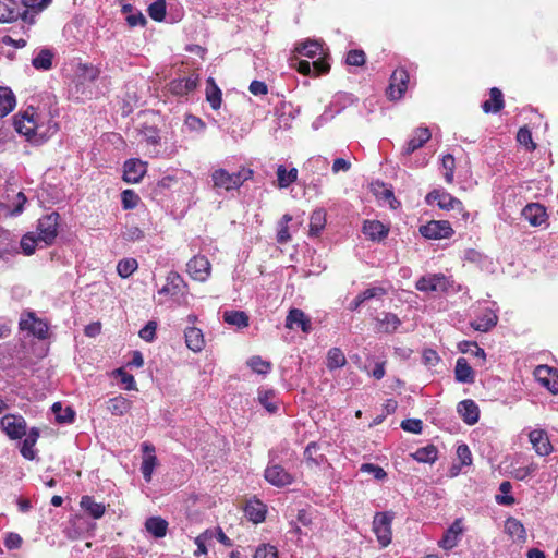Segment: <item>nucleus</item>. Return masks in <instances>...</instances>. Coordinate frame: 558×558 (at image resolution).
<instances>
[{
    "instance_id": "6e6552de",
    "label": "nucleus",
    "mask_w": 558,
    "mask_h": 558,
    "mask_svg": "<svg viewBox=\"0 0 558 558\" xmlns=\"http://www.w3.org/2000/svg\"><path fill=\"white\" fill-rule=\"evenodd\" d=\"M0 428L10 439H21L26 435L27 425L22 415L5 414L0 418Z\"/></svg>"
},
{
    "instance_id": "338daca9",
    "label": "nucleus",
    "mask_w": 558,
    "mask_h": 558,
    "mask_svg": "<svg viewBox=\"0 0 558 558\" xmlns=\"http://www.w3.org/2000/svg\"><path fill=\"white\" fill-rule=\"evenodd\" d=\"M142 134L144 135L147 144L149 145L156 146L160 143L159 131L156 128L144 126L142 130Z\"/></svg>"
},
{
    "instance_id": "7ed1b4c3",
    "label": "nucleus",
    "mask_w": 558,
    "mask_h": 558,
    "mask_svg": "<svg viewBox=\"0 0 558 558\" xmlns=\"http://www.w3.org/2000/svg\"><path fill=\"white\" fill-rule=\"evenodd\" d=\"M19 327L22 331H27L40 340H45L49 336V325L46 320L36 316L35 312L25 311L21 314Z\"/></svg>"
},
{
    "instance_id": "0e129e2a",
    "label": "nucleus",
    "mask_w": 558,
    "mask_h": 558,
    "mask_svg": "<svg viewBox=\"0 0 558 558\" xmlns=\"http://www.w3.org/2000/svg\"><path fill=\"white\" fill-rule=\"evenodd\" d=\"M400 426L403 430L413 434H421L423 429V423L420 418L403 420Z\"/></svg>"
},
{
    "instance_id": "393cba45",
    "label": "nucleus",
    "mask_w": 558,
    "mask_h": 558,
    "mask_svg": "<svg viewBox=\"0 0 558 558\" xmlns=\"http://www.w3.org/2000/svg\"><path fill=\"white\" fill-rule=\"evenodd\" d=\"M522 215L533 227L541 226L547 217L545 207L537 203L527 204Z\"/></svg>"
},
{
    "instance_id": "49530a36",
    "label": "nucleus",
    "mask_w": 558,
    "mask_h": 558,
    "mask_svg": "<svg viewBox=\"0 0 558 558\" xmlns=\"http://www.w3.org/2000/svg\"><path fill=\"white\" fill-rule=\"evenodd\" d=\"M51 410L59 423H72L74 421L75 412L70 407L63 409L60 402H56L52 404Z\"/></svg>"
},
{
    "instance_id": "79ce46f5",
    "label": "nucleus",
    "mask_w": 558,
    "mask_h": 558,
    "mask_svg": "<svg viewBox=\"0 0 558 558\" xmlns=\"http://www.w3.org/2000/svg\"><path fill=\"white\" fill-rule=\"evenodd\" d=\"M326 225V211L324 209H316L312 213L310 218V234L318 235Z\"/></svg>"
},
{
    "instance_id": "f3484780",
    "label": "nucleus",
    "mask_w": 558,
    "mask_h": 558,
    "mask_svg": "<svg viewBox=\"0 0 558 558\" xmlns=\"http://www.w3.org/2000/svg\"><path fill=\"white\" fill-rule=\"evenodd\" d=\"M185 288L186 283L181 275L177 271H170L166 277V284L158 291V293L174 298L183 295Z\"/></svg>"
},
{
    "instance_id": "20e7f679",
    "label": "nucleus",
    "mask_w": 558,
    "mask_h": 558,
    "mask_svg": "<svg viewBox=\"0 0 558 558\" xmlns=\"http://www.w3.org/2000/svg\"><path fill=\"white\" fill-rule=\"evenodd\" d=\"M59 220L60 215L56 211L45 215L38 219L37 235L38 240L44 242L45 245L49 246L53 244L58 235Z\"/></svg>"
},
{
    "instance_id": "8fccbe9b",
    "label": "nucleus",
    "mask_w": 558,
    "mask_h": 558,
    "mask_svg": "<svg viewBox=\"0 0 558 558\" xmlns=\"http://www.w3.org/2000/svg\"><path fill=\"white\" fill-rule=\"evenodd\" d=\"M138 267L135 258H124L117 265L118 275L122 278H129Z\"/></svg>"
},
{
    "instance_id": "9d476101",
    "label": "nucleus",
    "mask_w": 558,
    "mask_h": 558,
    "mask_svg": "<svg viewBox=\"0 0 558 558\" xmlns=\"http://www.w3.org/2000/svg\"><path fill=\"white\" fill-rule=\"evenodd\" d=\"M264 477L276 487L288 486L294 481L293 475L278 463H270L264 471Z\"/></svg>"
},
{
    "instance_id": "5701e85b",
    "label": "nucleus",
    "mask_w": 558,
    "mask_h": 558,
    "mask_svg": "<svg viewBox=\"0 0 558 558\" xmlns=\"http://www.w3.org/2000/svg\"><path fill=\"white\" fill-rule=\"evenodd\" d=\"M184 338L186 347L195 353L201 352L205 348L206 342L204 333L202 329L195 326H189L185 328Z\"/></svg>"
},
{
    "instance_id": "13d9d810",
    "label": "nucleus",
    "mask_w": 558,
    "mask_h": 558,
    "mask_svg": "<svg viewBox=\"0 0 558 558\" xmlns=\"http://www.w3.org/2000/svg\"><path fill=\"white\" fill-rule=\"evenodd\" d=\"M140 201V196L133 190H124L121 193V203L125 210L135 208Z\"/></svg>"
},
{
    "instance_id": "3c124183",
    "label": "nucleus",
    "mask_w": 558,
    "mask_h": 558,
    "mask_svg": "<svg viewBox=\"0 0 558 558\" xmlns=\"http://www.w3.org/2000/svg\"><path fill=\"white\" fill-rule=\"evenodd\" d=\"M442 168L445 170L444 178L447 184L453 183L454 178V169H456V160L451 154H447L442 157L441 160Z\"/></svg>"
},
{
    "instance_id": "bb28decb",
    "label": "nucleus",
    "mask_w": 558,
    "mask_h": 558,
    "mask_svg": "<svg viewBox=\"0 0 558 558\" xmlns=\"http://www.w3.org/2000/svg\"><path fill=\"white\" fill-rule=\"evenodd\" d=\"M363 233L372 241H381L388 235L389 228L378 220H366L363 225Z\"/></svg>"
},
{
    "instance_id": "0eeeda50",
    "label": "nucleus",
    "mask_w": 558,
    "mask_h": 558,
    "mask_svg": "<svg viewBox=\"0 0 558 558\" xmlns=\"http://www.w3.org/2000/svg\"><path fill=\"white\" fill-rule=\"evenodd\" d=\"M422 236L428 240L449 239L454 231L447 220H430L418 229Z\"/></svg>"
},
{
    "instance_id": "aec40b11",
    "label": "nucleus",
    "mask_w": 558,
    "mask_h": 558,
    "mask_svg": "<svg viewBox=\"0 0 558 558\" xmlns=\"http://www.w3.org/2000/svg\"><path fill=\"white\" fill-rule=\"evenodd\" d=\"M295 327L301 328L305 333L312 330L311 319L300 308H291L286 318V328L294 329Z\"/></svg>"
},
{
    "instance_id": "680f3d73",
    "label": "nucleus",
    "mask_w": 558,
    "mask_h": 558,
    "mask_svg": "<svg viewBox=\"0 0 558 558\" xmlns=\"http://www.w3.org/2000/svg\"><path fill=\"white\" fill-rule=\"evenodd\" d=\"M253 558H278V550L269 544H262L255 550Z\"/></svg>"
},
{
    "instance_id": "052dcab7",
    "label": "nucleus",
    "mask_w": 558,
    "mask_h": 558,
    "mask_svg": "<svg viewBox=\"0 0 558 558\" xmlns=\"http://www.w3.org/2000/svg\"><path fill=\"white\" fill-rule=\"evenodd\" d=\"M38 242H40L38 240V235L36 238L31 233L23 235L21 240V247L24 254L28 256L32 255L35 252Z\"/></svg>"
},
{
    "instance_id": "473e14b6",
    "label": "nucleus",
    "mask_w": 558,
    "mask_h": 558,
    "mask_svg": "<svg viewBox=\"0 0 558 558\" xmlns=\"http://www.w3.org/2000/svg\"><path fill=\"white\" fill-rule=\"evenodd\" d=\"M80 505L93 519H100L106 512V506L88 495L81 498Z\"/></svg>"
},
{
    "instance_id": "ddd939ff",
    "label": "nucleus",
    "mask_w": 558,
    "mask_h": 558,
    "mask_svg": "<svg viewBox=\"0 0 558 558\" xmlns=\"http://www.w3.org/2000/svg\"><path fill=\"white\" fill-rule=\"evenodd\" d=\"M415 288L422 292H445L448 289V281L445 275L434 274L420 278Z\"/></svg>"
},
{
    "instance_id": "423d86ee",
    "label": "nucleus",
    "mask_w": 558,
    "mask_h": 558,
    "mask_svg": "<svg viewBox=\"0 0 558 558\" xmlns=\"http://www.w3.org/2000/svg\"><path fill=\"white\" fill-rule=\"evenodd\" d=\"M19 17L29 25L34 24V14H29L28 10L21 11L16 0H0V23H11Z\"/></svg>"
},
{
    "instance_id": "09e8293b",
    "label": "nucleus",
    "mask_w": 558,
    "mask_h": 558,
    "mask_svg": "<svg viewBox=\"0 0 558 558\" xmlns=\"http://www.w3.org/2000/svg\"><path fill=\"white\" fill-rule=\"evenodd\" d=\"M148 15L156 22H162L167 13L166 0H156L147 9Z\"/></svg>"
},
{
    "instance_id": "603ef678",
    "label": "nucleus",
    "mask_w": 558,
    "mask_h": 558,
    "mask_svg": "<svg viewBox=\"0 0 558 558\" xmlns=\"http://www.w3.org/2000/svg\"><path fill=\"white\" fill-rule=\"evenodd\" d=\"M512 489V485L510 482L508 481H504L500 483L499 485V490L504 494V495H497L496 496V501L499 504V505H505V506H511L515 502V499L512 495H510V492Z\"/></svg>"
},
{
    "instance_id": "c9c22d12",
    "label": "nucleus",
    "mask_w": 558,
    "mask_h": 558,
    "mask_svg": "<svg viewBox=\"0 0 558 558\" xmlns=\"http://www.w3.org/2000/svg\"><path fill=\"white\" fill-rule=\"evenodd\" d=\"M107 403H108V405H107L108 411L112 415H118V416H121V415L125 414L126 412H129V410L131 409V405H132V402L123 396H117V397L110 398Z\"/></svg>"
},
{
    "instance_id": "f8f14e48",
    "label": "nucleus",
    "mask_w": 558,
    "mask_h": 558,
    "mask_svg": "<svg viewBox=\"0 0 558 558\" xmlns=\"http://www.w3.org/2000/svg\"><path fill=\"white\" fill-rule=\"evenodd\" d=\"M425 201L427 204H433L434 202H437V206L442 210H450L454 208L461 209V201L452 196L445 190L440 189H435L432 192H429L426 195Z\"/></svg>"
},
{
    "instance_id": "4c0bfd02",
    "label": "nucleus",
    "mask_w": 558,
    "mask_h": 558,
    "mask_svg": "<svg viewBox=\"0 0 558 558\" xmlns=\"http://www.w3.org/2000/svg\"><path fill=\"white\" fill-rule=\"evenodd\" d=\"M223 320L225 323L236 326L240 329L247 327L250 324V317L243 311H226L223 313Z\"/></svg>"
},
{
    "instance_id": "f03ea898",
    "label": "nucleus",
    "mask_w": 558,
    "mask_h": 558,
    "mask_svg": "<svg viewBox=\"0 0 558 558\" xmlns=\"http://www.w3.org/2000/svg\"><path fill=\"white\" fill-rule=\"evenodd\" d=\"M253 170L242 168L236 172L229 173L226 169L219 168L211 173L213 187L227 192L238 190L244 182L251 180Z\"/></svg>"
},
{
    "instance_id": "412c9836",
    "label": "nucleus",
    "mask_w": 558,
    "mask_h": 558,
    "mask_svg": "<svg viewBox=\"0 0 558 558\" xmlns=\"http://www.w3.org/2000/svg\"><path fill=\"white\" fill-rule=\"evenodd\" d=\"M463 527L461 519H457L449 526V529L444 533L441 539L438 542V545L446 549L450 550L458 545L459 536L462 534Z\"/></svg>"
},
{
    "instance_id": "39448f33",
    "label": "nucleus",
    "mask_w": 558,
    "mask_h": 558,
    "mask_svg": "<svg viewBox=\"0 0 558 558\" xmlns=\"http://www.w3.org/2000/svg\"><path fill=\"white\" fill-rule=\"evenodd\" d=\"M393 514L391 512H377L373 520V532L381 547H387L392 539Z\"/></svg>"
},
{
    "instance_id": "774afa93",
    "label": "nucleus",
    "mask_w": 558,
    "mask_h": 558,
    "mask_svg": "<svg viewBox=\"0 0 558 558\" xmlns=\"http://www.w3.org/2000/svg\"><path fill=\"white\" fill-rule=\"evenodd\" d=\"M144 236H145L144 231L140 227H136V226L128 227L123 233L124 240L130 241V242L141 241L144 239Z\"/></svg>"
},
{
    "instance_id": "dca6fc26",
    "label": "nucleus",
    "mask_w": 558,
    "mask_h": 558,
    "mask_svg": "<svg viewBox=\"0 0 558 558\" xmlns=\"http://www.w3.org/2000/svg\"><path fill=\"white\" fill-rule=\"evenodd\" d=\"M534 376L536 380L551 393H558V376L553 367L538 365L534 371Z\"/></svg>"
},
{
    "instance_id": "a19ab883",
    "label": "nucleus",
    "mask_w": 558,
    "mask_h": 558,
    "mask_svg": "<svg viewBox=\"0 0 558 558\" xmlns=\"http://www.w3.org/2000/svg\"><path fill=\"white\" fill-rule=\"evenodd\" d=\"M222 93L213 78L207 81L206 99L214 110H218L222 101Z\"/></svg>"
},
{
    "instance_id": "2eb2a0df",
    "label": "nucleus",
    "mask_w": 558,
    "mask_h": 558,
    "mask_svg": "<svg viewBox=\"0 0 558 558\" xmlns=\"http://www.w3.org/2000/svg\"><path fill=\"white\" fill-rule=\"evenodd\" d=\"M142 451L144 458L141 464V472L146 482H150L155 468L158 464V459L155 454V446L148 441L142 444Z\"/></svg>"
},
{
    "instance_id": "b1692460",
    "label": "nucleus",
    "mask_w": 558,
    "mask_h": 558,
    "mask_svg": "<svg viewBox=\"0 0 558 558\" xmlns=\"http://www.w3.org/2000/svg\"><path fill=\"white\" fill-rule=\"evenodd\" d=\"M383 317H377L375 330L377 332L393 333L402 324L401 319L393 313L386 312Z\"/></svg>"
},
{
    "instance_id": "864d4df0",
    "label": "nucleus",
    "mask_w": 558,
    "mask_h": 558,
    "mask_svg": "<svg viewBox=\"0 0 558 558\" xmlns=\"http://www.w3.org/2000/svg\"><path fill=\"white\" fill-rule=\"evenodd\" d=\"M258 400L260 404L269 412L276 413L278 411V402L275 399V392L271 390H267L264 392H259Z\"/></svg>"
},
{
    "instance_id": "a18cd8bd",
    "label": "nucleus",
    "mask_w": 558,
    "mask_h": 558,
    "mask_svg": "<svg viewBox=\"0 0 558 558\" xmlns=\"http://www.w3.org/2000/svg\"><path fill=\"white\" fill-rule=\"evenodd\" d=\"M53 53L48 49H43L32 60V64L37 70H50L52 68Z\"/></svg>"
},
{
    "instance_id": "c03bdc74",
    "label": "nucleus",
    "mask_w": 558,
    "mask_h": 558,
    "mask_svg": "<svg viewBox=\"0 0 558 558\" xmlns=\"http://www.w3.org/2000/svg\"><path fill=\"white\" fill-rule=\"evenodd\" d=\"M215 534L211 530H206L203 533H201L194 541L195 545L197 546L196 550L194 551L195 557H199L202 555H207V544H210L213 541Z\"/></svg>"
},
{
    "instance_id": "37998d69",
    "label": "nucleus",
    "mask_w": 558,
    "mask_h": 558,
    "mask_svg": "<svg viewBox=\"0 0 558 558\" xmlns=\"http://www.w3.org/2000/svg\"><path fill=\"white\" fill-rule=\"evenodd\" d=\"M347 364L344 353L339 348H331L327 353V368L330 371L343 367Z\"/></svg>"
},
{
    "instance_id": "6e6d98bb",
    "label": "nucleus",
    "mask_w": 558,
    "mask_h": 558,
    "mask_svg": "<svg viewBox=\"0 0 558 558\" xmlns=\"http://www.w3.org/2000/svg\"><path fill=\"white\" fill-rule=\"evenodd\" d=\"M318 451L319 446L315 441H312L306 446L304 457L308 462L319 465L324 460V456L318 453Z\"/></svg>"
},
{
    "instance_id": "4468645a",
    "label": "nucleus",
    "mask_w": 558,
    "mask_h": 558,
    "mask_svg": "<svg viewBox=\"0 0 558 558\" xmlns=\"http://www.w3.org/2000/svg\"><path fill=\"white\" fill-rule=\"evenodd\" d=\"M147 171V163L137 158L129 159L123 166V180L126 183H138Z\"/></svg>"
},
{
    "instance_id": "69168bd1",
    "label": "nucleus",
    "mask_w": 558,
    "mask_h": 558,
    "mask_svg": "<svg viewBox=\"0 0 558 558\" xmlns=\"http://www.w3.org/2000/svg\"><path fill=\"white\" fill-rule=\"evenodd\" d=\"M157 329V323L154 320L148 322L138 332L140 337L147 341L151 342L155 339Z\"/></svg>"
},
{
    "instance_id": "ea45409f",
    "label": "nucleus",
    "mask_w": 558,
    "mask_h": 558,
    "mask_svg": "<svg viewBox=\"0 0 558 558\" xmlns=\"http://www.w3.org/2000/svg\"><path fill=\"white\" fill-rule=\"evenodd\" d=\"M414 460L422 463H434L438 457V450L436 446L428 445L426 447L418 448L411 454Z\"/></svg>"
},
{
    "instance_id": "bf43d9fd",
    "label": "nucleus",
    "mask_w": 558,
    "mask_h": 558,
    "mask_svg": "<svg viewBox=\"0 0 558 558\" xmlns=\"http://www.w3.org/2000/svg\"><path fill=\"white\" fill-rule=\"evenodd\" d=\"M366 62V54L361 49H352L348 51L345 63L352 66H362Z\"/></svg>"
},
{
    "instance_id": "c756f323",
    "label": "nucleus",
    "mask_w": 558,
    "mask_h": 558,
    "mask_svg": "<svg viewBox=\"0 0 558 558\" xmlns=\"http://www.w3.org/2000/svg\"><path fill=\"white\" fill-rule=\"evenodd\" d=\"M506 533L515 542L524 543L526 541V531L522 522L513 517L505 521Z\"/></svg>"
},
{
    "instance_id": "c85d7f7f",
    "label": "nucleus",
    "mask_w": 558,
    "mask_h": 558,
    "mask_svg": "<svg viewBox=\"0 0 558 558\" xmlns=\"http://www.w3.org/2000/svg\"><path fill=\"white\" fill-rule=\"evenodd\" d=\"M498 316L492 311L486 310L475 320L471 322V327L481 332H487L497 325Z\"/></svg>"
},
{
    "instance_id": "de8ad7c7",
    "label": "nucleus",
    "mask_w": 558,
    "mask_h": 558,
    "mask_svg": "<svg viewBox=\"0 0 558 558\" xmlns=\"http://www.w3.org/2000/svg\"><path fill=\"white\" fill-rule=\"evenodd\" d=\"M295 50L304 57L314 58L322 51V45L316 40H307L300 44Z\"/></svg>"
},
{
    "instance_id": "2f4dec72",
    "label": "nucleus",
    "mask_w": 558,
    "mask_h": 558,
    "mask_svg": "<svg viewBox=\"0 0 558 558\" xmlns=\"http://www.w3.org/2000/svg\"><path fill=\"white\" fill-rule=\"evenodd\" d=\"M244 511L248 520L257 524L265 520L267 508L262 501L252 500L246 504Z\"/></svg>"
},
{
    "instance_id": "f704fd0d",
    "label": "nucleus",
    "mask_w": 558,
    "mask_h": 558,
    "mask_svg": "<svg viewBox=\"0 0 558 558\" xmlns=\"http://www.w3.org/2000/svg\"><path fill=\"white\" fill-rule=\"evenodd\" d=\"M145 529L157 538L165 537L168 530V522L161 517H150L145 522Z\"/></svg>"
},
{
    "instance_id": "72a5a7b5",
    "label": "nucleus",
    "mask_w": 558,
    "mask_h": 558,
    "mask_svg": "<svg viewBox=\"0 0 558 558\" xmlns=\"http://www.w3.org/2000/svg\"><path fill=\"white\" fill-rule=\"evenodd\" d=\"M39 438V430L36 427L31 428L29 433L26 435V438L22 442L21 454L27 460H34L36 457V452L34 450V446L36 445Z\"/></svg>"
},
{
    "instance_id": "a878e982",
    "label": "nucleus",
    "mask_w": 558,
    "mask_h": 558,
    "mask_svg": "<svg viewBox=\"0 0 558 558\" xmlns=\"http://www.w3.org/2000/svg\"><path fill=\"white\" fill-rule=\"evenodd\" d=\"M505 107L504 94L498 87L489 89V99L482 104V110L485 113H498Z\"/></svg>"
},
{
    "instance_id": "f257e3e1",
    "label": "nucleus",
    "mask_w": 558,
    "mask_h": 558,
    "mask_svg": "<svg viewBox=\"0 0 558 558\" xmlns=\"http://www.w3.org/2000/svg\"><path fill=\"white\" fill-rule=\"evenodd\" d=\"M43 126L41 117L33 107H28L25 111L14 117V128L16 132L26 136L28 140L37 134L45 136L51 129H53V132L58 130L57 123H53L52 126L49 125L45 131H41Z\"/></svg>"
},
{
    "instance_id": "58836bf2",
    "label": "nucleus",
    "mask_w": 558,
    "mask_h": 558,
    "mask_svg": "<svg viewBox=\"0 0 558 558\" xmlns=\"http://www.w3.org/2000/svg\"><path fill=\"white\" fill-rule=\"evenodd\" d=\"M15 107V96L8 87H0V117H5Z\"/></svg>"
},
{
    "instance_id": "1a4fd4ad",
    "label": "nucleus",
    "mask_w": 558,
    "mask_h": 558,
    "mask_svg": "<svg viewBox=\"0 0 558 558\" xmlns=\"http://www.w3.org/2000/svg\"><path fill=\"white\" fill-rule=\"evenodd\" d=\"M409 80L408 71L403 66L397 68L390 76L387 97L391 100L400 99L408 89Z\"/></svg>"
},
{
    "instance_id": "7c9ffc66",
    "label": "nucleus",
    "mask_w": 558,
    "mask_h": 558,
    "mask_svg": "<svg viewBox=\"0 0 558 558\" xmlns=\"http://www.w3.org/2000/svg\"><path fill=\"white\" fill-rule=\"evenodd\" d=\"M197 82L198 78L193 75L179 80H173L170 83V90L175 95H186L196 88Z\"/></svg>"
},
{
    "instance_id": "5fc2aeb1",
    "label": "nucleus",
    "mask_w": 558,
    "mask_h": 558,
    "mask_svg": "<svg viewBox=\"0 0 558 558\" xmlns=\"http://www.w3.org/2000/svg\"><path fill=\"white\" fill-rule=\"evenodd\" d=\"M247 365L257 374H267L271 369V363L254 355L247 361Z\"/></svg>"
},
{
    "instance_id": "9b49d317",
    "label": "nucleus",
    "mask_w": 558,
    "mask_h": 558,
    "mask_svg": "<svg viewBox=\"0 0 558 558\" xmlns=\"http://www.w3.org/2000/svg\"><path fill=\"white\" fill-rule=\"evenodd\" d=\"M211 266L206 256L197 255L186 264V271L193 280L204 282L210 276Z\"/></svg>"
},
{
    "instance_id": "e433bc0d",
    "label": "nucleus",
    "mask_w": 558,
    "mask_h": 558,
    "mask_svg": "<svg viewBox=\"0 0 558 558\" xmlns=\"http://www.w3.org/2000/svg\"><path fill=\"white\" fill-rule=\"evenodd\" d=\"M298 179V169L291 168L290 170H287V168L283 165L278 166L277 168V181L278 186L280 189H287L292 183H294Z\"/></svg>"
},
{
    "instance_id": "cd10ccee",
    "label": "nucleus",
    "mask_w": 558,
    "mask_h": 558,
    "mask_svg": "<svg viewBox=\"0 0 558 558\" xmlns=\"http://www.w3.org/2000/svg\"><path fill=\"white\" fill-rule=\"evenodd\" d=\"M454 378L458 383L473 384L475 381V373L466 359L459 357L456 362Z\"/></svg>"
},
{
    "instance_id": "4be33fe9",
    "label": "nucleus",
    "mask_w": 558,
    "mask_h": 558,
    "mask_svg": "<svg viewBox=\"0 0 558 558\" xmlns=\"http://www.w3.org/2000/svg\"><path fill=\"white\" fill-rule=\"evenodd\" d=\"M458 413L468 425H474L480 418L478 405L472 399H465L459 402Z\"/></svg>"
},
{
    "instance_id": "4d7b16f0",
    "label": "nucleus",
    "mask_w": 558,
    "mask_h": 558,
    "mask_svg": "<svg viewBox=\"0 0 558 558\" xmlns=\"http://www.w3.org/2000/svg\"><path fill=\"white\" fill-rule=\"evenodd\" d=\"M517 141L526 147L529 151H533L536 148V144L533 142L532 133L527 126H522L517 133Z\"/></svg>"
},
{
    "instance_id": "a211bd4d",
    "label": "nucleus",
    "mask_w": 558,
    "mask_h": 558,
    "mask_svg": "<svg viewBox=\"0 0 558 558\" xmlns=\"http://www.w3.org/2000/svg\"><path fill=\"white\" fill-rule=\"evenodd\" d=\"M530 442L538 456L546 457L553 452V445L543 429H534L529 434Z\"/></svg>"
},
{
    "instance_id": "e2e57ef3",
    "label": "nucleus",
    "mask_w": 558,
    "mask_h": 558,
    "mask_svg": "<svg viewBox=\"0 0 558 558\" xmlns=\"http://www.w3.org/2000/svg\"><path fill=\"white\" fill-rule=\"evenodd\" d=\"M360 471L371 473L376 480L379 481L387 477L386 471L381 466L373 463H363L360 468Z\"/></svg>"
},
{
    "instance_id": "6ab92c4d",
    "label": "nucleus",
    "mask_w": 558,
    "mask_h": 558,
    "mask_svg": "<svg viewBox=\"0 0 558 558\" xmlns=\"http://www.w3.org/2000/svg\"><path fill=\"white\" fill-rule=\"evenodd\" d=\"M432 137V133L428 128L420 126L414 130V135L410 138L402 149L404 156H410L418 148L423 147Z\"/></svg>"
}]
</instances>
